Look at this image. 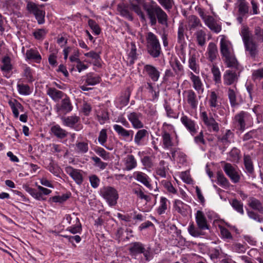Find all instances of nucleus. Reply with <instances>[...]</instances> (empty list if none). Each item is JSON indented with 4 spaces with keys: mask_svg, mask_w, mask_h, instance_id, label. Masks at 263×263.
<instances>
[{
    "mask_svg": "<svg viewBox=\"0 0 263 263\" xmlns=\"http://www.w3.org/2000/svg\"><path fill=\"white\" fill-rule=\"evenodd\" d=\"M220 52L227 67L238 68L239 62L234 54L233 46L229 40L224 37L220 40Z\"/></svg>",
    "mask_w": 263,
    "mask_h": 263,
    "instance_id": "obj_1",
    "label": "nucleus"
},
{
    "mask_svg": "<svg viewBox=\"0 0 263 263\" xmlns=\"http://www.w3.org/2000/svg\"><path fill=\"white\" fill-rule=\"evenodd\" d=\"M143 8L146 12L151 25H155L158 20L159 24L167 26V15L159 6L157 4L148 6L144 3Z\"/></svg>",
    "mask_w": 263,
    "mask_h": 263,
    "instance_id": "obj_2",
    "label": "nucleus"
},
{
    "mask_svg": "<svg viewBox=\"0 0 263 263\" xmlns=\"http://www.w3.org/2000/svg\"><path fill=\"white\" fill-rule=\"evenodd\" d=\"M146 50L147 53L153 58H158L161 53L160 44L157 36L152 32L146 35Z\"/></svg>",
    "mask_w": 263,
    "mask_h": 263,
    "instance_id": "obj_3",
    "label": "nucleus"
},
{
    "mask_svg": "<svg viewBox=\"0 0 263 263\" xmlns=\"http://www.w3.org/2000/svg\"><path fill=\"white\" fill-rule=\"evenodd\" d=\"M241 35L246 48L251 56L254 57L256 53V45L253 41V36L249 28L243 26L241 30Z\"/></svg>",
    "mask_w": 263,
    "mask_h": 263,
    "instance_id": "obj_4",
    "label": "nucleus"
},
{
    "mask_svg": "<svg viewBox=\"0 0 263 263\" xmlns=\"http://www.w3.org/2000/svg\"><path fill=\"white\" fill-rule=\"evenodd\" d=\"M231 69L227 70L223 74V83L226 85H231L236 83L238 80L242 68L240 64L238 68L230 67Z\"/></svg>",
    "mask_w": 263,
    "mask_h": 263,
    "instance_id": "obj_5",
    "label": "nucleus"
},
{
    "mask_svg": "<svg viewBox=\"0 0 263 263\" xmlns=\"http://www.w3.org/2000/svg\"><path fill=\"white\" fill-rule=\"evenodd\" d=\"M101 195L110 206H114L117 204L119 196L115 188L111 186L104 187L101 190Z\"/></svg>",
    "mask_w": 263,
    "mask_h": 263,
    "instance_id": "obj_6",
    "label": "nucleus"
},
{
    "mask_svg": "<svg viewBox=\"0 0 263 263\" xmlns=\"http://www.w3.org/2000/svg\"><path fill=\"white\" fill-rule=\"evenodd\" d=\"M26 9L30 14L34 15L39 24H43L45 23V12L40 6L33 2H29L27 4Z\"/></svg>",
    "mask_w": 263,
    "mask_h": 263,
    "instance_id": "obj_7",
    "label": "nucleus"
},
{
    "mask_svg": "<svg viewBox=\"0 0 263 263\" xmlns=\"http://www.w3.org/2000/svg\"><path fill=\"white\" fill-rule=\"evenodd\" d=\"M223 169L227 175L233 183H236L239 182L240 176L235 167L231 163H226Z\"/></svg>",
    "mask_w": 263,
    "mask_h": 263,
    "instance_id": "obj_8",
    "label": "nucleus"
},
{
    "mask_svg": "<svg viewBox=\"0 0 263 263\" xmlns=\"http://www.w3.org/2000/svg\"><path fill=\"white\" fill-rule=\"evenodd\" d=\"M201 118L209 129H212L214 132H219V124L213 117H209L206 112L203 111L201 114Z\"/></svg>",
    "mask_w": 263,
    "mask_h": 263,
    "instance_id": "obj_9",
    "label": "nucleus"
},
{
    "mask_svg": "<svg viewBox=\"0 0 263 263\" xmlns=\"http://www.w3.org/2000/svg\"><path fill=\"white\" fill-rule=\"evenodd\" d=\"M65 172L78 184L80 185L82 183L83 177L80 170L74 169L71 166H67L65 168Z\"/></svg>",
    "mask_w": 263,
    "mask_h": 263,
    "instance_id": "obj_10",
    "label": "nucleus"
},
{
    "mask_svg": "<svg viewBox=\"0 0 263 263\" xmlns=\"http://www.w3.org/2000/svg\"><path fill=\"white\" fill-rule=\"evenodd\" d=\"M189 77L193 83V87L198 93H202L204 91L203 85L199 76L192 72L189 73Z\"/></svg>",
    "mask_w": 263,
    "mask_h": 263,
    "instance_id": "obj_11",
    "label": "nucleus"
},
{
    "mask_svg": "<svg viewBox=\"0 0 263 263\" xmlns=\"http://www.w3.org/2000/svg\"><path fill=\"white\" fill-rule=\"evenodd\" d=\"M180 121L185 128L190 132L192 135H194L196 134L197 130L196 128V124L194 121L185 115L181 117Z\"/></svg>",
    "mask_w": 263,
    "mask_h": 263,
    "instance_id": "obj_12",
    "label": "nucleus"
},
{
    "mask_svg": "<svg viewBox=\"0 0 263 263\" xmlns=\"http://www.w3.org/2000/svg\"><path fill=\"white\" fill-rule=\"evenodd\" d=\"M141 116V113L135 112H130L128 115L127 118L134 128L139 129L143 127V124L139 119Z\"/></svg>",
    "mask_w": 263,
    "mask_h": 263,
    "instance_id": "obj_13",
    "label": "nucleus"
},
{
    "mask_svg": "<svg viewBox=\"0 0 263 263\" xmlns=\"http://www.w3.org/2000/svg\"><path fill=\"white\" fill-rule=\"evenodd\" d=\"M195 219L198 227L201 230H209L207 220L204 213L201 211H197L196 213Z\"/></svg>",
    "mask_w": 263,
    "mask_h": 263,
    "instance_id": "obj_14",
    "label": "nucleus"
},
{
    "mask_svg": "<svg viewBox=\"0 0 263 263\" xmlns=\"http://www.w3.org/2000/svg\"><path fill=\"white\" fill-rule=\"evenodd\" d=\"M143 70L152 81L156 82L158 80L160 73L155 66L147 64L144 66Z\"/></svg>",
    "mask_w": 263,
    "mask_h": 263,
    "instance_id": "obj_15",
    "label": "nucleus"
},
{
    "mask_svg": "<svg viewBox=\"0 0 263 263\" xmlns=\"http://www.w3.org/2000/svg\"><path fill=\"white\" fill-rule=\"evenodd\" d=\"M207 58L209 61L212 62L216 60L218 55L217 45L213 42H210L207 48Z\"/></svg>",
    "mask_w": 263,
    "mask_h": 263,
    "instance_id": "obj_16",
    "label": "nucleus"
},
{
    "mask_svg": "<svg viewBox=\"0 0 263 263\" xmlns=\"http://www.w3.org/2000/svg\"><path fill=\"white\" fill-rule=\"evenodd\" d=\"M237 88L235 85L233 88H229L227 91L228 97L231 107H234L238 105L237 102Z\"/></svg>",
    "mask_w": 263,
    "mask_h": 263,
    "instance_id": "obj_17",
    "label": "nucleus"
},
{
    "mask_svg": "<svg viewBox=\"0 0 263 263\" xmlns=\"http://www.w3.org/2000/svg\"><path fill=\"white\" fill-rule=\"evenodd\" d=\"M236 5L239 15L246 16L249 13V5L246 0H237Z\"/></svg>",
    "mask_w": 263,
    "mask_h": 263,
    "instance_id": "obj_18",
    "label": "nucleus"
},
{
    "mask_svg": "<svg viewBox=\"0 0 263 263\" xmlns=\"http://www.w3.org/2000/svg\"><path fill=\"white\" fill-rule=\"evenodd\" d=\"M185 92L187 94L186 100L187 103L192 109H196L198 103L196 94L192 89L188 90Z\"/></svg>",
    "mask_w": 263,
    "mask_h": 263,
    "instance_id": "obj_19",
    "label": "nucleus"
},
{
    "mask_svg": "<svg viewBox=\"0 0 263 263\" xmlns=\"http://www.w3.org/2000/svg\"><path fill=\"white\" fill-rule=\"evenodd\" d=\"M117 10L120 14L130 21L133 20L132 14L128 10V6L124 3L118 4Z\"/></svg>",
    "mask_w": 263,
    "mask_h": 263,
    "instance_id": "obj_20",
    "label": "nucleus"
},
{
    "mask_svg": "<svg viewBox=\"0 0 263 263\" xmlns=\"http://www.w3.org/2000/svg\"><path fill=\"white\" fill-rule=\"evenodd\" d=\"M113 128L119 136L124 138H128L130 137L131 139H132L134 134V132L132 130H126L122 126L118 124H115L113 126Z\"/></svg>",
    "mask_w": 263,
    "mask_h": 263,
    "instance_id": "obj_21",
    "label": "nucleus"
},
{
    "mask_svg": "<svg viewBox=\"0 0 263 263\" xmlns=\"http://www.w3.org/2000/svg\"><path fill=\"white\" fill-rule=\"evenodd\" d=\"M248 201V204L251 208L263 214V205L259 200L251 197L249 198Z\"/></svg>",
    "mask_w": 263,
    "mask_h": 263,
    "instance_id": "obj_22",
    "label": "nucleus"
},
{
    "mask_svg": "<svg viewBox=\"0 0 263 263\" xmlns=\"http://www.w3.org/2000/svg\"><path fill=\"white\" fill-rule=\"evenodd\" d=\"M72 108L73 107L69 98L66 97L61 101L60 106L58 107V111H62L65 113H68L71 111Z\"/></svg>",
    "mask_w": 263,
    "mask_h": 263,
    "instance_id": "obj_23",
    "label": "nucleus"
},
{
    "mask_svg": "<svg viewBox=\"0 0 263 263\" xmlns=\"http://www.w3.org/2000/svg\"><path fill=\"white\" fill-rule=\"evenodd\" d=\"M101 80V77L94 73L90 72L86 74L85 82L88 85H95L99 84Z\"/></svg>",
    "mask_w": 263,
    "mask_h": 263,
    "instance_id": "obj_24",
    "label": "nucleus"
},
{
    "mask_svg": "<svg viewBox=\"0 0 263 263\" xmlns=\"http://www.w3.org/2000/svg\"><path fill=\"white\" fill-rule=\"evenodd\" d=\"M134 175L138 181L143 183L147 187L151 188L152 185L148 180V176L146 174L141 172H136L134 173Z\"/></svg>",
    "mask_w": 263,
    "mask_h": 263,
    "instance_id": "obj_25",
    "label": "nucleus"
},
{
    "mask_svg": "<svg viewBox=\"0 0 263 263\" xmlns=\"http://www.w3.org/2000/svg\"><path fill=\"white\" fill-rule=\"evenodd\" d=\"M51 133L58 138L63 139L65 138L68 133L62 128L59 125L57 124L51 127Z\"/></svg>",
    "mask_w": 263,
    "mask_h": 263,
    "instance_id": "obj_26",
    "label": "nucleus"
},
{
    "mask_svg": "<svg viewBox=\"0 0 263 263\" xmlns=\"http://www.w3.org/2000/svg\"><path fill=\"white\" fill-rule=\"evenodd\" d=\"M162 143L165 149H170L173 146V142L171 135L166 131L162 133Z\"/></svg>",
    "mask_w": 263,
    "mask_h": 263,
    "instance_id": "obj_27",
    "label": "nucleus"
},
{
    "mask_svg": "<svg viewBox=\"0 0 263 263\" xmlns=\"http://www.w3.org/2000/svg\"><path fill=\"white\" fill-rule=\"evenodd\" d=\"M144 247L140 242H135L130 244L129 251L132 255H136L143 252Z\"/></svg>",
    "mask_w": 263,
    "mask_h": 263,
    "instance_id": "obj_28",
    "label": "nucleus"
},
{
    "mask_svg": "<svg viewBox=\"0 0 263 263\" xmlns=\"http://www.w3.org/2000/svg\"><path fill=\"white\" fill-rule=\"evenodd\" d=\"M47 95L54 101H58L62 99L64 93L62 91L56 89L54 88H49L47 91Z\"/></svg>",
    "mask_w": 263,
    "mask_h": 263,
    "instance_id": "obj_29",
    "label": "nucleus"
},
{
    "mask_svg": "<svg viewBox=\"0 0 263 263\" xmlns=\"http://www.w3.org/2000/svg\"><path fill=\"white\" fill-rule=\"evenodd\" d=\"M126 170L130 171L137 166V161L132 155H128L124 159Z\"/></svg>",
    "mask_w": 263,
    "mask_h": 263,
    "instance_id": "obj_30",
    "label": "nucleus"
},
{
    "mask_svg": "<svg viewBox=\"0 0 263 263\" xmlns=\"http://www.w3.org/2000/svg\"><path fill=\"white\" fill-rule=\"evenodd\" d=\"M148 135V131L145 129L139 130L135 136L134 142L137 145H141L143 139Z\"/></svg>",
    "mask_w": 263,
    "mask_h": 263,
    "instance_id": "obj_31",
    "label": "nucleus"
},
{
    "mask_svg": "<svg viewBox=\"0 0 263 263\" xmlns=\"http://www.w3.org/2000/svg\"><path fill=\"white\" fill-rule=\"evenodd\" d=\"M217 183L221 187L227 189L230 186V182L221 172H218L216 174Z\"/></svg>",
    "mask_w": 263,
    "mask_h": 263,
    "instance_id": "obj_32",
    "label": "nucleus"
},
{
    "mask_svg": "<svg viewBox=\"0 0 263 263\" xmlns=\"http://www.w3.org/2000/svg\"><path fill=\"white\" fill-rule=\"evenodd\" d=\"M247 115L246 112L242 111L235 117V119L238 123V126H239V129L241 131H243L245 129L246 123L245 118Z\"/></svg>",
    "mask_w": 263,
    "mask_h": 263,
    "instance_id": "obj_33",
    "label": "nucleus"
},
{
    "mask_svg": "<svg viewBox=\"0 0 263 263\" xmlns=\"http://www.w3.org/2000/svg\"><path fill=\"white\" fill-rule=\"evenodd\" d=\"M130 50L128 54V64L132 65L135 63V61L137 59V48L134 43L130 44Z\"/></svg>",
    "mask_w": 263,
    "mask_h": 263,
    "instance_id": "obj_34",
    "label": "nucleus"
},
{
    "mask_svg": "<svg viewBox=\"0 0 263 263\" xmlns=\"http://www.w3.org/2000/svg\"><path fill=\"white\" fill-rule=\"evenodd\" d=\"M234 138V134L230 129L226 130L225 134L222 136H218V141L224 144L230 143Z\"/></svg>",
    "mask_w": 263,
    "mask_h": 263,
    "instance_id": "obj_35",
    "label": "nucleus"
},
{
    "mask_svg": "<svg viewBox=\"0 0 263 263\" xmlns=\"http://www.w3.org/2000/svg\"><path fill=\"white\" fill-rule=\"evenodd\" d=\"M243 161L247 172L250 175H252L254 173V170L251 157L249 155H244Z\"/></svg>",
    "mask_w": 263,
    "mask_h": 263,
    "instance_id": "obj_36",
    "label": "nucleus"
},
{
    "mask_svg": "<svg viewBox=\"0 0 263 263\" xmlns=\"http://www.w3.org/2000/svg\"><path fill=\"white\" fill-rule=\"evenodd\" d=\"M62 120L65 125L72 127L79 122L80 118L77 116H72L62 118Z\"/></svg>",
    "mask_w": 263,
    "mask_h": 263,
    "instance_id": "obj_37",
    "label": "nucleus"
},
{
    "mask_svg": "<svg viewBox=\"0 0 263 263\" xmlns=\"http://www.w3.org/2000/svg\"><path fill=\"white\" fill-rule=\"evenodd\" d=\"M189 67L195 73L198 74L199 73V66L197 63V59L195 54L190 57L189 59Z\"/></svg>",
    "mask_w": 263,
    "mask_h": 263,
    "instance_id": "obj_38",
    "label": "nucleus"
},
{
    "mask_svg": "<svg viewBox=\"0 0 263 263\" xmlns=\"http://www.w3.org/2000/svg\"><path fill=\"white\" fill-rule=\"evenodd\" d=\"M171 65L177 76H181L183 74V67L178 60L175 59Z\"/></svg>",
    "mask_w": 263,
    "mask_h": 263,
    "instance_id": "obj_39",
    "label": "nucleus"
},
{
    "mask_svg": "<svg viewBox=\"0 0 263 263\" xmlns=\"http://www.w3.org/2000/svg\"><path fill=\"white\" fill-rule=\"evenodd\" d=\"M188 232L189 234L195 237H199L201 235H204L203 230L196 228L193 223L191 224L188 227Z\"/></svg>",
    "mask_w": 263,
    "mask_h": 263,
    "instance_id": "obj_40",
    "label": "nucleus"
},
{
    "mask_svg": "<svg viewBox=\"0 0 263 263\" xmlns=\"http://www.w3.org/2000/svg\"><path fill=\"white\" fill-rule=\"evenodd\" d=\"M26 55L27 59L33 60L37 62H39L41 60V56L39 52L32 49L27 50Z\"/></svg>",
    "mask_w": 263,
    "mask_h": 263,
    "instance_id": "obj_41",
    "label": "nucleus"
},
{
    "mask_svg": "<svg viewBox=\"0 0 263 263\" xmlns=\"http://www.w3.org/2000/svg\"><path fill=\"white\" fill-rule=\"evenodd\" d=\"M131 9L140 17L143 22L146 21V17L139 5L129 2Z\"/></svg>",
    "mask_w": 263,
    "mask_h": 263,
    "instance_id": "obj_42",
    "label": "nucleus"
},
{
    "mask_svg": "<svg viewBox=\"0 0 263 263\" xmlns=\"http://www.w3.org/2000/svg\"><path fill=\"white\" fill-rule=\"evenodd\" d=\"M131 9L140 17L143 22L146 21V17L139 5L129 2Z\"/></svg>",
    "mask_w": 263,
    "mask_h": 263,
    "instance_id": "obj_43",
    "label": "nucleus"
},
{
    "mask_svg": "<svg viewBox=\"0 0 263 263\" xmlns=\"http://www.w3.org/2000/svg\"><path fill=\"white\" fill-rule=\"evenodd\" d=\"M2 63L3 65L1 67L2 71L9 72L12 69V65L11 64V59L9 57H4L2 60Z\"/></svg>",
    "mask_w": 263,
    "mask_h": 263,
    "instance_id": "obj_44",
    "label": "nucleus"
},
{
    "mask_svg": "<svg viewBox=\"0 0 263 263\" xmlns=\"http://www.w3.org/2000/svg\"><path fill=\"white\" fill-rule=\"evenodd\" d=\"M198 44L203 46L205 44L206 33L202 30H199L195 33Z\"/></svg>",
    "mask_w": 263,
    "mask_h": 263,
    "instance_id": "obj_45",
    "label": "nucleus"
},
{
    "mask_svg": "<svg viewBox=\"0 0 263 263\" xmlns=\"http://www.w3.org/2000/svg\"><path fill=\"white\" fill-rule=\"evenodd\" d=\"M231 206L235 209L237 212L241 214H244V211L243 209V203L238 200L236 199H233L230 202Z\"/></svg>",
    "mask_w": 263,
    "mask_h": 263,
    "instance_id": "obj_46",
    "label": "nucleus"
},
{
    "mask_svg": "<svg viewBox=\"0 0 263 263\" xmlns=\"http://www.w3.org/2000/svg\"><path fill=\"white\" fill-rule=\"evenodd\" d=\"M17 87L20 95L27 96L31 92L30 87L28 85L17 84Z\"/></svg>",
    "mask_w": 263,
    "mask_h": 263,
    "instance_id": "obj_47",
    "label": "nucleus"
},
{
    "mask_svg": "<svg viewBox=\"0 0 263 263\" xmlns=\"http://www.w3.org/2000/svg\"><path fill=\"white\" fill-rule=\"evenodd\" d=\"M189 26L190 28H195L197 27H201L202 25L199 19L195 15H191L189 18Z\"/></svg>",
    "mask_w": 263,
    "mask_h": 263,
    "instance_id": "obj_48",
    "label": "nucleus"
},
{
    "mask_svg": "<svg viewBox=\"0 0 263 263\" xmlns=\"http://www.w3.org/2000/svg\"><path fill=\"white\" fill-rule=\"evenodd\" d=\"M76 224L75 226H71L69 227L67 230L69 231L72 234H76L78 233H80L82 231V227L81 224L79 221V219L78 217L76 218Z\"/></svg>",
    "mask_w": 263,
    "mask_h": 263,
    "instance_id": "obj_49",
    "label": "nucleus"
},
{
    "mask_svg": "<svg viewBox=\"0 0 263 263\" xmlns=\"http://www.w3.org/2000/svg\"><path fill=\"white\" fill-rule=\"evenodd\" d=\"M167 199L165 197H162L160 198V205L157 210V213L159 215H161L165 213L167 209Z\"/></svg>",
    "mask_w": 263,
    "mask_h": 263,
    "instance_id": "obj_50",
    "label": "nucleus"
},
{
    "mask_svg": "<svg viewBox=\"0 0 263 263\" xmlns=\"http://www.w3.org/2000/svg\"><path fill=\"white\" fill-rule=\"evenodd\" d=\"M184 29L182 25H180L178 30V42L180 44V46L183 47L185 43L184 35Z\"/></svg>",
    "mask_w": 263,
    "mask_h": 263,
    "instance_id": "obj_51",
    "label": "nucleus"
},
{
    "mask_svg": "<svg viewBox=\"0 0 263 263\" xmlns=\"http://www.w3.org/2000/svg\"><path fill=\"white\" fill-rule=\"evenodd\" d=\"M130 96V91L128 88H127L124 92L123 96H121L120 98V104L122 106H124L127 105L129 101V98Z\"/></svg>",
    "mask_w": 263,
    "mask_h": 263,
    "instance_id": "obj_52",
    "label": "nucleus"
},
{
    "mask_svg": "<svg viewBox=\"0 0 263 263\" xmlns=\"http://www.w3.org/2000/svg\"><path fill=\"white\" fill-rule=\"evenodd\" d=\"M218 96L215 91H212L211 93L210 98L209 100L210 106L211 107H217L219 105L217 100Z\"/></svg>",
    "mask_w": 263,
    "mask_h": 263,
    "instance_id": "obj_53",
    "label": "nucleus"
},
{
    "mask_svg": "<svg viewBox=\"0 0 263 263\" xmlns=\"http://www.w3.org/2000/svg\"><path fill=\"white\" fill-rule=\"evenodd\" d=\"M133 192L141 199H144L147 202L151 200L150 197L148 195H145L140 188L134 189L133 190Z\"/></svg>",
    "mask_w": 263,
    "mask_h": 263,
    "instance_id": "obj_54",
    "label": "nucleus"
},
{
    "mask_svg": "<svg viewBox=\"0 0 263 263\" xmlns=\"http://www.w3.org/2000/svg\"><path fill=\"white\" fill-rule=\"evenodd\" d=\"M47 31L45 29H39L36 30L33 32V36L34 37L39 40H43L44 39Z\"/></svg>",
    "mask_w": 263,
    "mask_h": 263,
    "instance_id": "obj_55",
    "label": "nucleus"
},
{
    "mask_svg": "<svg viewBox=\"0 0 263 263\" xmlns=\"http://www.w3.org/2000/svg\"><path fill=\"white\" fill-rule=\"evenodd\" d=\"M107 138V135L106 129H102L100 131L98 137V141L102 146H105V143L106 142Z\"/></svg>",
    "mask_w": 263,
    "mask_h": 263,
    "instance_id": "obj_56",
    "label": "nucleus"
},
{
    "mask_svg": "<svg viewBox=\"0 0 263 263\" xmlns=\"http://www.w3.org/2000/svg\"><path fill=\"white\" fill-rule=\"evenodd\" d=\"M89 26L93 30L96 34L99 35L100 33L101 29L98 24L93 20L89 19L88 22Z\"/></svg>",
    "mask_w": 263,
    "mask_h": 263,
    "instance_id": "obj_57",
    "label": "nucleus"
},
{
    "mask_svg": "<svg viewBox=\"0 0 263 263\" xmlns=\"http://www.w3.org/2000/svg\"><path fill=\"white\" fill-rule=\"evenodd\" d=\"M159 3L166 10H170L173 7V0H157Z\"/></svg>",
    "mask_w": 263,
    "mask_h": 263,
    "instance_id": "obj_58",
    "label": "nucleus"
},
{
    "mask_svg": "<svg viewBox=\"0 0 263 263\" xmlns=\"http://www.w3.org/2000/svg\"><path fill=\"white\" fill-rule=\"evenodd\" d=\"M212 72L213 75V79L216 83H220L221 80V74L219 68L217 67L213 66L212 68Z\"/></svg>",
    "mask_w": 263,
    "mask_h": 263,
    "instance_id": "obj_59",
    "label": "nucleus"
},
{
    "mask_svg": "<svg viewBox=\"0 0 263 263\" xmlns=\"http://www.w3.org/2000/svg\"><path fill=\"white\" fill-rule=\"evenodd\" d=\"M91 159L95 162V165L101 170L105 169L107 165L106 163L102 162L101 159L97 156L91 157Z\"/></svg>",
    "mask_w": 263,
    "mask_h": 263,
    "instance_id": "obj_60",
    "label": "nucleus"
},
{
    "mask_svg": "<svg viewBox=\"0 0 263 263\" xmlns=\"http://www.w3.org/2000/svg\"><path fill=\"white\" fill-rule=\"evenodd\" d=\"M76 146L78 151L81 153H86L88 150V144L84 142L77 143Z\"/></svg>",
    "mask_w": 263,
    "mask_h": 263,
    "instance_id": "obj_61",
    "label": "nucleus"
},
{
    "mask_svg": "<svg viewBox=\"0 0 263 263\" xmlns=\"http://www.w3.org/2000/svg\"><path fill=\"white\" fill-rule=\"evenodd\" d=\"M221 252V249L218 247L210 251V257L211 259H217Z\"/></svg>",
    "mask_w": 263,
    "mask_h": 263,
    "instance_id": "obj_62",
    "label": "nucleus"
},
{
    "mask_svg": "<svg viewBox=\"0 0 263 263\" xmlns=\"http://www.w3.org/2000/svg\"><path fill=\"white\" fill-rule=\"evenodd\" d=\"M29 192L33 197L39 200H45V198L43 197L42 193L40 192L37 191L35 189H31L29 190Z\"/></svg>",
    "mask_w": 263,
    "mask_h": 263,
    "instance_id": "obj_63",
    "label": "nucleus"
},
{
    "mask_svg": "<svg viewBox=\"0 0 263 263\" xmlns=\"http://www.w3.org/2000/svg\"><path fill=\"white\" fill-rule=\"evenodd\" d=\"M248 216L251 218L259 222H263V218H260L259 215H258L257 213H256L255 212L252 211H248L247 212Z\"/></svg>",
    "mask_w": 263,
    "mask_h": 263,
    "instance_id": "obj_64",
    "label": "nucleus"
}]
</instances>
